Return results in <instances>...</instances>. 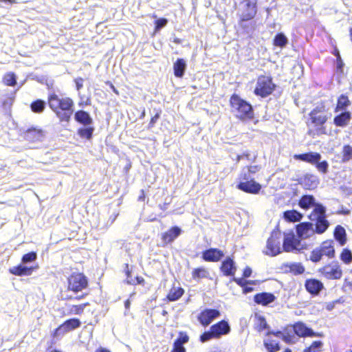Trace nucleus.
Returning <instances> with one entry per match:
<instances>
[{
    "label": "nucleus",
    "instance_id": "nucleus-1",
    "mask_svg": "<svg viewBox=\"0 0 352 352\" xmlns=\"http://www.w3.org/2000/svg\"><path fill=\"white\" fill-rule=\"evenodd\" d=\"M47 104L59 122L69 123L75 107L74 101L72 98L52 91L47 95Z\"/></svg>",
    "mask_w": 352,
    "mask_h": 352
},
{
    "label": "nucleus",
    "instance_id": "nucleus-2",
    "mask_svg": "<svg viewBox=\"0 0 352 352\" xmlns=\"http://www.w3.org/2000/svg\"><path fill=\"white\" fill-rule=\"evenodd\" d=\"M328 111V108L322 102L309 111L305 122L308 135L315 138L327 134L326 124L329 120Z\"/></svg>",
    "mask_w": 352,
    "mask_h": 352
},
{
    "label": "nucleus",
    "instance_id": "nucleus-3",
    "mask_svg": "<svg viewBox=\"0 0 352 352\" xmlns=\"http://www.w3.org/2000/svg\"><path fill=\"white\" fill-rule=\"evenodd\" d=\"M229 104L232 113L239 121L245 122L254 118V111L252 105L238 94H233L230 96Z\"/></svg>",
    "mask_w": 352,
    "mask_h": 352
},
{
    "label": "nucleus",
    "instance_id": "nucleus-4",
    "mask_svg": "<svg viewBox=\"0 0 352 352\" xmlns=\"http://www.w3.org/2000/svg\"><path fill=\"white\" fill-rule=\"evenodd\" d=\"M261 169L258 165L247 166L244 167L239 175V182L236 188L246 193L256 195L261 190V185L254 179H250L251 174H255Z\"/></svg>",
    "mask_w": 352,
    "mask_h": 352
},
{
    "label": "nucleus",
    "instance_id": "nucleus-5",
    "mask_svg": "<svg viewBox=\"0 0 352 352\" xmlns=\"http://www.w3.org/2000/svg\"><path fill=\"white\" fill-rule=\"evenodd\" d=\"M257 3L258 0H243L241 2V8L239 9V25L246 33L256 30L255 22L251 23L248 25L244 23L252 21L255 18L258 12Z\"/></svg>",
    "mask_w": 352,
    "mask_h": 352
},
{
    "label": "nucleus",
    "instance_id": "nucleus-6",
    "mask_svg": "<svg viewBox=\"0 0 352 352\" xmlns=\"http://www.w3.org/2000/svg\"><path fill=\"white\" fill-rule=\"evenodd\" d=\"M326 256L332 259L336 256L335 243L333 239H327L322 241L318 247L313 249L310 252L309 260L317 263Z\"/></svg>",
    "mask_w": 352,
    "mask_h": 352
},
{
    "label": "nucleus",
    "instance_id": "nucleus-7",
    "mask_svg": "<svg viewBox=\"0 0 352 352\" xmlns=\"http://www.w3.org/2000/svg\"><path fill=\"white\" fill-rule=\"evenodd\" d=\"M230 330L228 322L221 320L211 325L208 331L202 333L199 336V341L204 343L212 339H219L222 336L228 334Z\"/></svg>",
    "mask_w": 352,
    "mask_h": 352
},
{
    "label": "nucleus",
    "instance_id": "nucleus-8",
    "mask_svg": "<svg viewBox=\"0 0 352 352\" xmlns=\"http://www.w3.org/2000/svg\"><path fill=\"white\" fill-rule=\"evenodd\" d=\"M294 158L314 165L316 169L322 174L328 172L329 163L326 160L320 161L322 156L318 152H308L300 154H295Z\"/></svg>",
    "mask_w": 352,
    "mask_h": 352
},
{
    "label": "nucleus",
    "instance_id": "nucleus-9",
    "mask_svg": "<svg viewBox=\"0 0 352 352\" xmlns=\"http://www.w3.org/2000/svg\"><path fill=\"white\" fill-rule=\"evenodd\" d=\"M276 85L270 76L260 75L257 78L254 94L261 98L270 96L276 89Z\"/></svg>",
    "mask_w": 352,
    "mask_h": 352
},
{
    "label": "nucleus",
    "instance_id": "nucleus-10",
    "mask_svg": "<svg viewBox=\"0 0 352 352\" xmlns=\"http://www.w3.org/2000/svg\"><path fill=\"white\" fill-rule=\"evenodd\" d=\"M67 280V289L74 293L82 292L89 286L88 278L82 272H72Z\"/></svg>",
    "mask_w": 352,
    "mask_h": 352
},
{
    "label": "nucleus",
    "instance_id": "nucleus-11",
    "mask_svg": "<svg viewBox=\"0 0 352 352\" xmlns=\"http://www.w3.org/2000/svg\"><path fill=\"white\" fill-rule=\"evenodd\" d=\"M318 272L322 277L327 280H339L343 274L340 265L336 261L322 265Z\"/></svg>",
    "mask_w": 352,
    "mask_h": 352
},
{
    "label": "nucleus",
    "instance_id": "nucleus-12",
    "mask_svg": "<svg viewBox=\"0 0 352 352\" xmlns=\"http://www.w3.org/2000/svg\"><path fill=\"white\" fill-rule=\"evenodd\" d=\"M81 326V321L79 318H72L65 320L58 327H56L52 332V336L53 338H58L63 336L68 332L73 331L78 329Z\"/></svg>",
    "mask_w": 352,
    "mask_h": 352
},
{
    "label": "nucleus",
    "instance_id": "nucleus-13",
    "mask_svg": "<svg viewBox=\"0 0 352 352\" xmlns=\"http://www.w3.org/2000/svg\"><path fill=\"white\" fill-rule=\"evenodd\" d=\"M221 316V312L217 309L205 308L197 316L199 323L204 327L209 326L212 322Z\"/></svg>",
    "mask_w": 352,
    "mask_h": 352
},
{
    "label": "nucleus",
    "instance_id": "nucleus-14",
    "mask_svg": "<svg viewBox=\"0 0 352 352\" xmlns=\"http://www.w3.org/2000/svg\"><path fill=\"white\" fill-rule=\"evenodd\" d=\"M45 131L41 128L32 126L22 133V137L24 140L29 143H36L42 142L45 137Z\"/></svg>",
    "mask_w": 352,
    "mask_h": 352
},
{
    "label": "nucleus",
    "instance_id": "nucleus-15",
    "mask_svg": "<svg viewBox=\"0 0 352 352\" xmlns=\"http://www.w3.org/2000/svg\"><path fill=\"white\" fill-rule=\"evenodd\" d=\"M280 234L277 232H272L267 241L265 254L274 256L280 253Z\"/></svg>",
    "mask_w": 352,
    "mask_h": 352
},
{
    "label": "nucleus",
    "instance_id": "nucleus-16",
    "mask_svg": "<svg viewBox=\"0 0 352 352\" xmlns=\"http://www.w3.org/2000/svg\"><path fill=\"white\" fill-rule=\"evenodd\" d=\"M304 286L306 291L313 296H318L324 289L323 283L315 278L306 279Z\"/></svg>",
    "mask_w": 352,
    "mask_h": 352
},
{
    "label": "nucleus",
    "instance_id": "nucleus-17",
    "mask_svg": "<svg viewBox=\"0 0 352 352\" xmlns=\"http://www.w3.org/2000/svg\"><path fill=\"white\" fill-rule=\"evenodd\" d=\"M223 256V252L215 248L205 250L201 252V258L206 262L217 263L220 261Z\"/></svg>",
    "mask_w": 352,
    "mask_h": 352
},
{
    "label": "nucleus",
    "instance_id": "nucleus-18",
    "mask_svg": "<svg viewBox=\"0 0 352 352\" xmlns=\"http://www.w3.org/2000/svg\"><path fill=\"white\" fill-rule=\"evenodd\" d=\"M182 229L178 226H173L161 235L162 246H166L173 242L181 234Z\"/></svg>",
    "mask_w": 352,
    "mask_h": 352
},
{
    "label": "nucleus",
    "instance_id": "nucleus-19",
    "mask_svg": "<svg viewBox=\"0 0 352 352\" xmlns=\"http://www.w3.org/2000/svg\"><path fill=\"white\" fill-rule=\"evenodd\" d=\"M220 271L226 276H233L236 272V267L234 259L231 256H227L220 265Z\"/></svg>",
    "mask_w": 352,
    "mask_h": 352
},
{
    "label": "nucleus",
    "instance_id": "nucleus-20",
    "mask_svg": "<svg viewBox=\"0 0 352 352\" xmlns=\"http://www.w3.org/2000/svg\"><path fill=\"white\" fill-rule=\"evenodd\" d=\"M300 241L294 234H288L285 236L283 249L286 252H291L298 249Z\"/></svg>",
    "mask_w": 352,
    "mask_h": 352
},
{
    "label": "nucleus",
    "instance_id": "nucleus-21",
    "mask_svg": "<svg viewBox=\"0 0 352 352\" xmlns=\"http://www.w3.org/2000/svg\"><path fill=\"white\" fill-rule=\"evenodd\" d=\"M299 184L307 190H314L318 186L319 180L314 175L307 173L300 179Z\"/></svg>",
    "mask_w": 352,
    "mask_h": 352
},
{
    "label": "nucleus",
    "instance_id": "nucleus-22",
    "mask_svg": "<svg viewBox=\"0 0 352 352\" xmlns=\"http://www.w3.org/2000/svg\"><path fill=\"white\" fill-rule=\"evenodd\" d=\"M293 330L294 333L299 337H314L316 333L314 331L307 327L302 322H297L293 324Z\"/></svg>",
    "mask_w": 352,
    "mask_h": 352
},
{
    "label": "nucleus",
    "instance_id": "nucleus-23",
    "mask_svg": "<svg viewBox=\"0 0 352 352\" xmlns=\"http://www.w3.org/2000/svg\"><path fill=\"white\" fill-rule=\"evenodd\" d=\"M274 294L270 292H261L254 296V301L257 305L262 306H267L276 300Z\"/></svg>",
    "mask_w": 352,
    "mask_h": 352
},
{
    "label": "nucleus",
    "instance_id": "nucleus-24",
    "mask_svg": "<svg viewBox=\"0 0 352 352\" xmlns=\"http://www.w3.org/2000/svg\"><path fill=\"white\" fill-rule=\"evenodd\" d=\"M38 266L26 267L22 265H18L9 269V272L14 276H30L32 274L33 271L36 270Z\"/></svg>",
    "mask_w": 352,
    "mask_h": 352
},
{
    "label": "nucleus",
    "instance_id": "nucleus-25",
    "mask_svg": "<svg viewBox=\"0 0 352 352\" xmlns=\"http://www.w3.org/2000/svg\"><path fill=\"white\" fill-rule=\"evenodd\" d=\"M351 119V113L349 111H341L333 118V124L337 127H344L348 125Z\"/></svg>",
    "mask_w": 352,
    "mask_h": 352
},
{
    "label": "nucleus",
    "instance_id": "nucleus-26",
    "mask_svg": "<svg viewBox=\"0 0 352 352\" xmlns=\"http://www.w3.org/2000/svg\"><path fill=\"white\" fill-rule=\"evenodd\" d=\"M351 104V100L346 94H341L337 98V102L333 109L335 113L346 111V109Z\"/></svg>",
    "mask_w": 352,
    "mask_h": 352
},
{
    "label": "nucleus",
    "instance_id": "nucleus-27",
    "mask_svg": "<svg viewBox=\"0 0 352 352\" xmlns=\"http://www.w3.org/2000/svg\"><path fill=\"white\" fill-rule=\"evenodd\" d=\"M191 276L192 278L197 282L204 278L211 279L210 272L203 266L194 268L192 270Z\"/></svg>",
    "mask_w": 352,
    "mask_h": 352
},
{
    "label": "nucleus",
    "instance_id": "nucleus-28",
    "mask_svg": "<svg viewBox=\"0 0 352 352\" xmlns=\"http://www.w3.org/2000/svg\"><path fill=\"white\" fill-rule=\"evenodd\" d=\"M333 237L340 245H344L347 241V236L344 228L340 225H337L333 230Z\"/></svg>",
    "mask_w": 352,
    "mask_h": 352
},
{
    "label": "nucleus",
    "instance_id": "nucleus-29",
    "mask_svg": "<svg viewBox=\"0 0 352 352\" xmlns=\"http://www.w3.org/2000/svg\"><path fill=\"white\" fill-rule=\"evenodd\" d=\"M329 225L326 217H317L315 223V232L318 234H323L329 228Z\"/></svg>",
    "mask_w": 352,
    "mask_h": 352
},
{
    "label": "nucleus",
    "instance_id": "nucleus-30",
    "mask_svg": "<svg viewBox=\"0 0 352 352\" xmlns=\"http://www.w3.org/2000/svg\"><path fill=\"white\" fill-rule=\"evenodd\" d=\"M186 68V61L183 58H177L173 64L174 75L177 78H182Z\"/></svg>",
    "mask_w": 352,
    "mask_h": 352
},
{
    "label": "nucleus",
    "instance_id": "nucleus-31",
    "mask_svg": "<svg viewBox=\"0 0 352 352\" xmlns=\"http://www.w3.org/2000/svg\"><path fill=\"white\" fill-rule=\"evenodd\" d=\"M184 292L185 291L182 287L173 286L166 295V299L170 302L176 301L184 294Z\"/></svg>",
    "mask_w": 352,
    "mask_h": 352
},
{
    "label": "nucleus",
    "instance_id": "nucleus-32",
    "mask_svg": "<svg viewBox=\"0 0 352 352\" xmlns=\"http://www.w3.org/2000/svg\"><path fill=\"white\" fill-rule=\"evenodd\" d=\"M312 229V223L310 222H304L296 226V232L298 236L306 239L309 236V232Z\"/></svg>",
    "mask_w": 352,
    "mask_h": 352
},
{
    "label": "nucleus",
    "instance_id": "nucleus-33",
    "mask_svg": "<svg viewBox=\"0 0 352 352\" xmlns=\"http://www.w3.org/2000/svg\"><path fill=\"white\" fill-rule=\"evenodd\" d=\"M263 345L267 352H278L280 349L279 342L270 336H267V338L264 339Z\"/></svg>",
    "mask_w": 352,
    "mask_h": 352
},
{
    "label": "nucleus",
    "instance_id": "nucleus-34",
    "mask_svg": "<svg viewBox=\"0 0 352 352\" xmlns=\"http://www.w3.org/2000/svg\"><path fill=\"white\" fill-rule=\"evenodd\" d=\"M74 118L78 123L89 125L92 123V118L89 114L83 110H78L74 114Z\"/></svg>",
    "mask_w": 352,
    "mask_h": 352
},
{
    "label": "nucleus",
    "instance_id": "nucleus-35",
    "mask_svg": "<svg viewBox=\"0 0 352 352\" xmlns=\"http://www.w3.org/2000/svg\"><path fill=\"white\" fill-rule=\"evenodd\" d=\"M233 281L242 287L244 294L252 292L254 290L253 287L248 286V284L256 285L257 283L256 280H247L242 278H234Z\"/></svg>",
    "mask_w": 352,
    "mask_h": 352
},
{
    "label": "nucleus",
    "instance_id": "nucleus-36",
    "mask_svg": "<svg viewBox=\"0 0 352 352\" xmlns=\"http://www.w3.org/2000/svg\"><path fill=\"white\" fill-rule=\"evenodd\" d=\"M315 205V198L311 195H302L298 201V206L305 210H307Z\"/></svg>",
    "mask_w": 352,
    "mask_h": 352
},
{
    "label": "nucleus",
    "instance_id": "nucleus-37",
    "mask_svg": "<svg viewBox=\"0 0 352 352\" xmlns=\"http://www.w3.org/2000/svg\"><path fill=\"white\" fill-rule=\"evenodd\" d=\"M254 328L258 332L261 333L263 331L270 328L266 319L264 316L260 315H256L254 318Z\"/></svg>",
    "mask_w": 352,
    "mask_h": 352
},
{
    "label": "nucleus",
    "instance_id": "nucleus-38",
    "mask_svg": "<svg viewBox=\"0 0 352 352\" xmlns=\"http://www.w3.org/2000/svg\"><path fill=\"white\" fill-rule=\"evenodd\" d=\"M283 217L289 222H297L302 219V214L296 210H289L284 212Z\"/></svg>",
    "mask_w": 352,
    "mask_h": 352
},
{
    "label": "nucleus",
    "instance_id": "nucleus-39",
    "mask_svg": "<svg viewBox=\"0 0 352 352\" xmlns=\"http://www.w3.org/2000/svg\"><path fill=\"white\" fill-rule=\"evenodd\" d=\"M30 107L33 113L40 114L45 111L46 103L41 99H36L31 102Z\"/></svg>",
    "mask_w": 352,
    "mask_h": 352
},
{
    "label": "nucleus",
    "instance_id": "nucleus-40",
    "mask_svg": "<svg viewBox=\"0 0 352 352\" xmlns=\"http://www.w3.org/2000/svg\"><path fill=\"white\" fill-rule=\"evenodd\" d=\"M286 267L289 272L295 276L302 274L305 271V268L301 263H292L287 264Z\"/></svg>",
    "mask_w": 352,
    "mask_h": 352
},
{
    "label": "nucleus",
    "instance_id": "nucleus-41",
    "mask_svg": "<svg viewBox=\"0 0 352 352\" xmlns=\"http://www.w3.org/2000/svg\"><path fill=\"white\" fill-rule=\"evenodd\" d=\"M288 43V39L286 36L282 33H278L273 39V45L276 47H285Z\"/></svg>",
    "mask_w": 352,
    "mask_h": 352
},
{
    "label": "nucleus",
    "instance_id": "nucleus-42",
    "mask_svg": "<svg viewBox=\"0 0 352 352\" xmlns=\"http://www.w3.org/2000/svg\"><path fill=\"white\" fill-rule=\"evenodd\" d=\"M90 304L89 302H86L78 305H72L70 306L69 309V314L72 315H82L86 307Z\"/></svg>",
    "mask_w": 352,
    "mask_h": 352
},
{
    "label": "nucleus",
    "instance_id": "nucleus-43",
    "mask_svg": "<svg viewBox=\"0 0 352 352\" xmlns=\"http://www.w3.org/2000/svg\"><path fill=\"white\" fill-rule=\"evenodd\" d=\"M340 259L342 263L349 265L352 263V252L349 248H343L340 254Z\"/></svg>",
    "mask_w": 352,
    "mask_h": 352
},
{
    "label": "nucleus",
    "instance_id": "nucleus-44",
    "mask_svg": "<svg viewBox=\"0 0 352 352\" xmlns=\"http://www.w3.org/2000/svg\"><path fill=\"white\" fill-rule=\"evenodd\" d=\"M3 83L9 87H14L16 85V77L14 72L6 73L2 78Z\"/></svg>",
    "mask_w": 352,
    "mask_h": 352
},
{
    "label": "nucleus",
    "instance_id": "nucleus-45",
    "mask_svg": "<svg viewBox=\"0 0 352 352\" xmlns=\"http://www.w3.org/2000/svg\"><path fill=\"white\" fill-rule=\"evenodd\" d=\"M352 159V146L345 144L342 150V162H346Z\"/></svg>",
    "mask_w": 352,
    "mask_h": 352
},
{
    "label": "nucleus",
    "instance_id": "nucleus-46",
    "mask_svg": "<svg viewBox=\"0 0 352 352\" xmlns=\"http://www.w3.org/2000/svg\"><path fill=\"white\" fill-rule=\"evenodd\" d=\"M94 129L93 127L80 128L78 129L77 133L81 138L86 140L91 139Z\"/></svg>",
    "mask_w": 352,
    "mask_h": 352
},
{
    "label": "nucleus",
    "instance_id": "nucleus-47",
    "mask_svg": "<svg viewBox=\"0 0 352 352\" xmlns=\"http://www.w3.org/2000/svg\"><path fill=\"white\" fill-rule=\"evenodd\" d=\"M190 340V337L187 332L186 331H179L178 333V337L175 340L174 342L178 345L184 346V344L188 342Z\"/></svg>",
    "mask_w": 352,
    "mask_h": 352
},
{
    "label": "nucleus",
    "instance_id": "nucleus-48",
    "mask_svg": "<svg viewBox=\"0 0 352 352\" xmlns=\"http://www.w3.org/2000/svg\"><path fill=\"white\" fill-rule=\"evenodd\" d=\"M322 345V342L320 340L314 341L311 345L305 348L302 352H319L320 351V347Z\"/></svg>",
    "mask_w": 352,
    "mask_h": 352
},
{
    "label": "nucleus",
    "instance_id": "nucleus-49",
    "mask_svg": "<svg viewBox=\"0 0 352 352\" xmlns=\"http://www.w3.org/2000/svg\"><path fill=\"white\" fill-rule=\"evenodd\" d=\"M315 208L312 211V214H316L317 217H326L325 208L320 204H315Z\"/></svg>",
    "mask_w": 352,
    "mask_h": 352
},
{
    "label": "nucleus",
    "instance_id": "nucleus-50",
    "mask_svg": "<svg viewBox=\"0 0 352 352\" xmlns=\"http://www.w3.org/2000/svg\"><path fill=\"white\" fill-rule=\"evenodd\" d=\"M274 336L278 338H282L285 342H289L290 340L288 336L283 335L281 331H268L266 333V336Z\"/></svg>",
    "mask_w": 352,
    "mask_h": 352
},
{
    "label": "nucleus",
    "instance_id": "nucleus-51",
    "mask_svg": "<svg viewBox=\"0 0 352 352\" xmlns=\"http://www.w3.org/2000/svg\"><path fill=\"white\" fill-rule=\"evenodd\" d=\"M36 259V254L34 252H30L23 255L21 261L23 263L34 261Z\"/></svg>",
    "mask_w": 352,
    "mask_h": 352
},
{
    "label": "nucleus",
    "instance_id": "nucleus-52",
    "mask_svg": "<svg viewBox=\"0 0 352 352\" xmlns=\"http://www.w3.org/2000/svg\"><path fill=\"white\" fill-rule=\"evenodd\" d=\"M126 283L128 285H144L145 280L143 277L138 276L135 277V279L126 280Z\"/></svg>",
    "mask_w": 352,
    "mask_h": 352
},
{
    "label": "nucleus",
    "instance_id": "nucleus-53",
    "mask_svg": "<svg viewBox=\"0 0 352 352\" xmlns=\"http://www.w3.org/2000/svg\"><path fill=\"white\" fill-rule=\"evenodd\" d=\"M168 23V20L165 18H161L159 19H157L155 21V30L158 31L163 27L166 26Z\"/></svg>",
    "mask_w": 352,
    "mask_h": 352
},
{
    "label": "nucleus",
    "instance_id": "nucleus-54",
    "mask_svg": "<svg viewBox=\"0 0 352 352\" xmlns=\"http://www.w3.org/2000/svg\"><path fill=\"white\" fill-rule=\"evenodd\" d=\"M76 91H80L83 87L84 79L82 77H78L74 79Z\"/></svg>",
    "mask_w": 352,
    "mask_h": 352
},
{
    "label": "nucleus",
    "instance_id": "nucleus-55",
    "mask_svg": "<svg viewBox=\"0 0 352 352\" xmlns=\"http://www.w3.org/2000/svg\"><path fill=\"white\" fill-rule=\"evenodd\" d=\"M160 112H157L156 113L150 120V122L148 123V129H151L153 127V126L155 125V124L157 122V121L158 120V119L160 118Z\"/></svg>",
    "mask_w": 352,
    "mask_h": 352
},
{
    "label": "nucleus",
    "instance_id": "nucleus-56",
    "mask_svg": "<svg viewBox=\"0 0 352 352\" xmlns=\"http://www.w3.org/2000/svg\"><path fill=\"white\" fill-rule=\"evenodd\" d=\"M170 352H186V348L182 345L173 344V348Z\"/></svg>",
    "mask_w": 352,
    "mask_h": 352
},
{
    "label": "nucleus",
    "instance_id": "nucleus-57",
    "mask_svg": "<svg viewBox=\"0 0 352 352\" xmlns=\"http://www.w3.org/2000/svg\"><path fill=\"white\" fill-rule=\"evenodd\" d=\"M252 269L250 267H248V266L245 267L243 271L242 278L245 279L246 278L250 277L252 274Z\"/></svg>",
    "mask_w": 352,
    "mask_h": 352
},
{
    "label": "nucleus",
    "instance_id": "nucleus-58",
    "mask_svg": "<svg viewBox=\"0 0 352 352\" xmlns=\"http://www.w3.org/2000/svg\"><path fill=\"white\" fill-rule=\"evenodd\" d=\"M336 63H337V69L338 71H340V73H342L344 63L342 60L341 57H339V58L336 59Z\"/></svg>",
    "mask_w": 352,
    "mask_h": 352
},
{
    "label": "nucleus",
    "instance_id": "nucleus-59",
    "mask_svg": "<svg viewBox=\"0 0 352 352\" xmlns=\"http://www.w3.org/2000/svg\"><path fill=\"white\" fill-rule=\"evenodd\" d=\"M124 272H125V275H126V280H128V279H133V278H131V271L129 270V264H128V263H126V264H125Z\"/></svg>",
    "mask_w": 352,
    "mask_h": 352
},
{
    "label": "nucleus",
    "instance_id": "nucleus-60",
    "mask_svg": "<svg viewBox=\"0 0 352 352\" xmlns=\"http://www.w3.org/2000/svg\"><path fill=\"white\" fill-rule=\"evenodd\" d=\"M87 293H83L82 294L80 295V296H74V297H72V296H69L67 298V300H79L80 299H82L84 298L85 296H87Z\"/></svg>",
    "mask_w": 352,
    "mask_h": 352
},
{
    "label": "nucleus",
    "instance_id": "nucleus-61",
    "mask_svg": "<svg viewBox=\"0 0 352 352\" xmlns=\"http://www.w3.org/2000/svg\"><path fill=\"white\" fill-rule=\"evenodd\" d=\"M338 214H343V215H347L350 213V210L347 208H344L342 207L338 212Z\"/></svg>",
    "mask_w": 352,
    "mask_h": 352
},
{
    "label": "nucleus",
    "instance_id": "nucleus-62",
    "mask_svg": "<svg viewBox=\"0 0 352 352\" xmlns=\"http://www.w3.org/2000/svg\"><path fill=\"white\" fill-rule=\"evenodd\" d=\"M106 84L109 85L110 88L112 89V91L116 94L119 95V92H118V89L115 87V86L110 81H107Z\"/></svg>",
    "mask_w": 352,
    "mask_h": 352
},
{
    "label": "nucleus",
    "instance_id": "nucleus-63",
    "mask_svg": "<svg viewBox=\"0 0 352 352\" xmlns=\"http://www.w3.org/2000/svg\"><path fill=\"white\" fill-rule=\"evenodd\" d=\"M333 54L336 56V59L339 58V57H341L339 50L336 47L334 49Z\"/></svg>",
    "mask_w": 352,
    "mask_h": 352
},
{
    "label": "nucleus",
    "instance_id": "nucleus-64",
    "mask_svg": "<svg viewBox=\"0 0 352 352\" xmlns=\"http://www.w3.org/2000/svg\"><path fill=\"white\" fill-rule=\"evenodd\" d=\"M95 352H110V351H109L104 348L100 347V348L97 349Z\"/></svg>",
    "mask_w": 352,
    "mask_h": 352
}]
</instances>
